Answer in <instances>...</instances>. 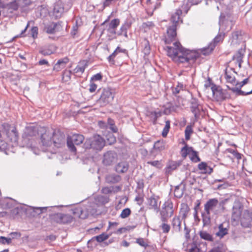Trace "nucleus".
Segmentation results:
<instances>
[{"label": "nucleus", "mask_w": 252, "mask_h": 252, "mask_svg": "<svg viewBox=\"0 0 252 252\" xmlns=\"http://www.w3.org/2000/svg\"><path fill=\"white\" fill-rule=\"evenodd\" d=\"M202 0H184L182 8L185 11L186 13H187L188 11L192 5L197 4Z\"/></svg>", "instance_id": "nucleus-25"}, {"label": "nucleus", "mask_w": 252, "mask_h": 252, "mask_svg": "<svg viewBox=\"0 0 252 252\" xmlns=\"http://www.w3.org/2000/svg\"><path fill=\"white\" fill-rule=\"evenodd\" d=\"M173 229L176 232H179L181 229V221L179 216H175L171 220Z\"/></svg>", "instance_id": "nucleus-21"}, {"label": "nucleus", "mask_w": 252, "mask_h": 252, "mask_svg": "<svg viewBox=\"0 0 252 252\" xmlns=\"http://www.w3.org/2000/svg\"><path fill=\"white\" fill-rule=\"evenodd\" d=\"M165 148V143L163 141H158L154 145V149L159 151H162Z\"/></svg>", "instance_id": "nucleus-36"}, {"label": "nucleus", "mask_w": 252, "mask_h": 252, "mask_svg": "<svg viewBox=\"0 0 252 252\" xmlns=\"http://www.w3.org/2000/svg\"><path fill=\"white\" fill-rule=\"evenodd\" d=\"M114 97V94L109 89H104L97 100V103L100 106H105L113 101Z\"/></svg>", "instance_id": "nucleus-10"}, {"label": "nucleus", "mask_w": 252, "mask_h": 252, "mask_svg": "<svg viewBox=\"0 0 252 252\" xmlns=\"http://www.w3.org/2000/svg\"><path fill=\"white\" fill-rule=\"evenodd\" d=\"M228 151L230 153H232L237 159H239L241 158V155L238 153L237 151L232 149H229L228 150Z\"/></svg>", "instance_id": "nucleus-57"}, {"label": "nucleus", "mask_w": 252, "mask_h": 252, "mask_svg": "<svg viewBox=\"0 0 252 252\" xmlns=\"http://www.w3.org/2000/svg\"><path fill=\"white\" fill-rule=\"evenodd\" d=\"M111 235V233L108 234L105 233H103L98 236H96L95 238L98 242L100 243L107 240Z\"/></svg>", "instance_id": "nucleus-43"}, {"label": "nucleus", "mask_w": 252, "mask_h": 252, "mask_svg": "<svg viewBox=\"0 0 252 252\" xmlns=\"http://www.w3.org/2000/svg\"><path fill=\"white\" fill-rule=\"evenodd\" d=\"M71 72L70 70H65L63 74V80L64 82L68 81L71 78Z\"/></svg>", "instance_id": "nucleus-49"}, {"label": "nucleus", "mask_w": 252, "mask_h": 252, "mask_svg": "<svg viewBox=\"0 0 252 252\" xmlns=\"http://www.w3.org/2000/svg\"><path fill=\"white\" fill-rule=\"evenodd\" d=\"M64 8L62 3L60 2H57L53 9V14L56 18H58L61 17Z\"/></svg>", "instance_id": "nucleus-20"}, {"label": "nucleus", "mask_w": 252, "mask_h": 252, "mask_svg": "<svg viewBox=\"0 0 252 252\" xmlns=\"http://www.w3.org/2000/svg\"><path fill=\"white\" fill-rule=\"evenodd\" d=\"M131 210L129 208H126L123 209L120 215L122 219H126L131 214Z\"/></svg>", "instance_id": "nucleus-45"}, {"label": "nucleus", "mask_w": 252, "mask_h": 252, "mask_svg": "<svg viewBox=\"0 0 252 252\" xmlns=\"http://www.w3.org/2000/svg\"><path fill=\"white\" fill-rule=\"evenodd\" d=\"M168 221H162L159 227L161 229L163 233H168L171 228L170 225L167 223Z\"/></svg>", "instance_id": "nucleus-42"}, {"label": "nucleus", "mask_w": 252, "mask_h": 252, "mask_svg": "<svg viewBox=\"0 0 252 252\" xmlns=\"http://www.w3.org/2000/svg\"><path fill=\"white\" fill-rule=\"evenodd\" d=\"M155 27V24L150 21L143 23L142 24V27L144 29L145 31H147L148 30L152 29Z\"/></svg>", "instance_id": "nucleus-48"}, {"label": "nucleus", "mask_w": 252, "mask_h": 252, "mask_svg": "<svg viewBox=\"0 0 252 252\" xmlns=\"http://www.w3.org/2000/svg\"><path fill=\"white\" fill-rule=\"evenodd\" d=\"M248 81H249V78H247L245 79L242 82H239L238 81H237V84H236L235 87L232 88L229 87L228 86H227V87L228 88V89L229 90L232 91L233 92H236L240 94H246V95L250 94H252V90L250 92H248L247 93H245L244 92H243L240 90V88L242 87H243L244 85H245V84L248 83Z\"/></svg>", "instance_id": "nucleus-16"}, {"label": "nucleus", "mask_w": 252, "mask_h": 252, "mask_svg": "<svg viewBox=\"0 0 252 252\" xmlns=\"http://www.w3.org/2000/svg\"><path fill=\"white\" fill-rule=\"evenodd\" d=\"M121 180L120 176L114 174L108 175L105 177L106 182L109 184H115L119 182Z\"/></svg>", "instance_id": "nucleus-26"}, {"label": "nucleus", "mask_w": 252, "mask_h": 252, "mask_svg": "<svg viewBox=\"0 0 252 252\" xmlns=\"http://www.w3.org/2000/svg\"><path fill=\"white\" fill-rule=\"evenodd\" d=\"M192 132L191 128L189 126H187L185 130L186 139L188 140L189 139L190 134Z\"/></svg>", "instance_id": "nucleus-56"}, {"label": "nucleus", "mask_w": 252, "mask_h": 252, "mask_svg": "<svg viewBox=\"0 0 252 252\" xmlns=\"http://www.w3.org/2000/svg\"><path fill=\"white\" fill-rule=\"evenodd\" d=\"M190 160L194 162H198L200 161V158L198 156V153L191 148L189 155Z\"/></svg>", "instance_id": "nucleus-35"}, {"label": "nucleus", "mask_w": 252, "mask_h": 252, "mask_svg": "<svg viewBox=\"0 0 252 252\" xmlns=\"http://www.w3.org/2000/svg\"><path fill=\"white\" fill-rule=\"evenodd\" d=\"M120 20L118 19H114L111 21L109 24L108 29V31L112 33H115V30L120 24Z\"/></svg>", "instance_id": "nucleus-28"}, {"label": "nucleus", "mask_w": 252, "mask_h": 252, "mask_svg": "<svg viewBox=\"0 0 252 252\" xmlns=\"http://www.w3.org/2000/svg\"><path fill=\"white\" fill-rule=\"evenodd\" d=\"M31 33L32 36L34 38L37 36L38 33V28L36 27H33L31 29Z\"/></svg>", "instance_id": "nucleus-58"}, {"label": "nucleus", "mask_w": 252, "mask_h": 252, "mask_svg": "<svg viewBox=\"0 0 252 252\" xmlns=\"http://www.w3.org/2000/svg\"><path fill=\"white\" fill-rule=\"evenodd\" d=\"M142 52L145 55H148L150 53L151 47L149 41L144 38L141 42Z\"/></svg>", "instance_id": "nucleus-27"}, {"label": "nucleus", "mask_w": 252, "mask_h": 252, "mask_svg": "<svg viewBox=\"0 0 252 252\" xmlns=\"http://www.w3.org/2000/svg\"><path fill=\"white\" fill-rule=\"evenodd\" d=\"M241 214V211L240 208H233V213L232 215V218L234 220H238Z\"/></svg>", "instance_id": "nucleus-40"}, {"label": "nucleus", "mask_w": 252, "mask_h": 252, "mask_svg": "<svg viewBox=\"0 0 252 252\" xmlns=\"http://www.w3.org/2000/svg\"><path fill=\"white\" fill-rule=\"evenodd\" d=\"M12 239L10 238H6L5 237H0V243L2 244H9L11 242Z\"/></svg>", "instance_id": "nucleus-53"}, {"label": "nucleus", "mask_w": 252, "mask_h": 252, "mask_svg": "<svg viewBox=\"0 0 252 252\" xmlns=\"http://www.w3.org/2000/svg\"><path fill=\"white\" fill-rule=\"evenodd\" d=\"M44 132L41 136V142L42 143V149L44 152L49 151L52 153H56L55 150L51 149L52 147V139L54 132L49 129H43Z\"/></svg>", "instance_id": "nucleus-6"}, {"label": "nucleus", "mask_w": 252, "mask_h": 252, "mask_svg": "<svg viewBox=\"0 0 252 252\" xmlns=\"http://www.w3.org/2000/svg\"><path fill=\"white\" fill-rule=\"evenodd\" d=\"M173 203L170 199H168L162 205L159 211L160 219L161 221H168L174 215L176 210Z\"/></svg>", "instance_id": "nucleus-5"}, {"label": "nucleus", "mask_w": 252, "mask_h": 252, "mask_svg": "<svg viewBox=\"0 0 252 252\" xmlns=\"http://www.w3.org/2000/svg\"><path fill=\"white\" fill-rule=\"evenodd\" d=\"M170 123L169 121H166L165 122V125L162 132V135L164 137H165L167 135V133L170 127Z\"/></svg>", "instance_id": "nucleus-47"}, {"label": "nucleus", "mask_w": 252, "mask_h": 252, "mask_svg": "<svg viewBox=\"0 0 252 252\" xmlns=\"http://www.w3.org/2000/svg\"><path fill=\"white\" fill-rule=\"evenodd\" d=\"M211 89L214 96L217 97L218 99L222 100L225 99L226 96H224V94L221 89L217 88L215 86L212 87Z\"/></svg>", "instance_id": "nucleus-22"}, {"label": "nucleus", "mask_w": 252, "mask_h": 252, "mask_svg": "<svg viewBox=\"0 0 252 252\" xmlns=\"http://www.w3.org/2000/svg\"><path fill=\"white\" fill-rule=\"evenodd\" d=\"M191 111L193 113L195 117L199 113V110L196 104L192 103V105L191 107Z\"/></svg>", "instance_id": "nucleus-54"}, {"label": "nucleus", "mask_w": 252, "mask_h": 252, "mask_svg": "<svg viewBox=\"0 0 252 252\" xmlns=\"http://www.w3.org/2000/svg\"><path fill=\"white\" fill-rule=\"evenodd\" d=\"M48 207H33V210L36 213L40 214L44 211H46Z\"/></svg>", "instance_id": "nucleus-52"}, {"label": "nucleus", "mask_w": 252, "mask_h": 252, "mask_svg": "<svg viewBox=\"0 0 252 252\" xmlns=\"http://www.w3.org/2000/svg\"><path fill=\"white\" fill-rule=\"evenodd\" d=\"M226 201L227 200L225 199L219 202L216 198H212L206 202L204 205V212L201 214L204 225L210 224L211 217L224 211V206Z\"/></svg>", "instance_id": "nucleus-2"}, {"label": "nucleus", "mask_w": 252, "mask_h": 252, "mask_svg": "<svg viewBox=\"0 0 252 252\" xmlns=\"http://www.w3.org/2000/svg\"><path fill=\"white\" fill-rule=\"evenodd\" d=\"M158 197L153 195L148 199V204L150 209H154L157 212L159 211V206L158 205Z\"/></svg>", "instance_id": "nucleus-17"}, {"label": "nucleus", "mask_w": 252, "mask_h": 252, "mask_svg": "<svg viewBox=\"0 0 252 252\" xmlns=\"http://www.w3.org/2000/svg\"><path fill=\"white\" fill-rule=\"evenodd\" d=\"M54 52V49L53 46H50L48 48L41 49L40 50V53L44 56H48L53 54Z\"/></svg>", "instance_id": "nucleus-37"}, {"label": "nucleus", "mask_w": 252, "mask_h": 252, "mask_svg": "<svg viewBox=\"0 0 252 252\" xmlns=\"http://www.w3.org/2000/svg\"><path fill=\"white\" fill-rule=\"evenodd\" d=\"M57 24L54 23H51L46 25L44 29V32L52 34L56 32Z\"/></svg>", "instance_id": "nucleus-31"}, {"label": "nucleus", "mask_w": 252, "mask_h": 252, "mask_svg": "<svg viewBox=\"0 0 252 252\" xmlns=\"http://www.w3.org/2000/svg\"><path fill=\"white\" fill-rule=\"evenodd\" d=\"M182 11L181 9H178L176 12L172 14L171 18V21L173 23L171 26L167 28L166 35L165 36L164 41L166 44H169L173 41L176 36V25L180 20V16L182 14Z\"/></svg>", "instance_id": "nucleus-4"}, {"label": "nucleus", "mask_w": 252, "mask_h": 252, "mask_svg": "<svg viewBox=\"0 0 252 252\" xmlns=\"http://www.w3.org/2000/svg\"><path fill=\"white\" fill-rule=\"evenodd\" d=\"M109 201V197L103 195H98L94 198V201L92 203H90L88 205L86 211L81 207H77L72 210L73 214L75 217L85 219L90 214L92 215L95 214L96 213L97 208L98 206L103 205Z\"/></svg>", "instance_id": "nucleus-3"}, {"label": "nucleus", "mask_w": 252, "mask_h": 252, "mask_svg": "<svg viewBox=\"0 0 252 252\" xmlns=\"http://www.w3.org/2000/svg\"><path fill=\"white\" fill-rule=\"evenodd\" d=\"M136 242L141 246L142 247H146L147 246V244L146 242L145 241V240L143 238H139L137 239L136 240Z\"/></svg>", "instance_id": "nucleus-59"}, {"label": "nucleus", "mask_w": 252, "mask_h": 252, "mask_svg": "<svg viewBox=\"0 0 252 252\" xmlns=\"http://www.w3.org/2000/svg\"><path fill=\"white\" fill-rule=\"evenodd\" d=\"M129 167L127 162L126 161H122L118 163L115 167V170L118 173H125Z\"/></svg>", "instance_id": "nucleus-23"}, {"label": "nucleus", "mask_w": 252, "mask_h": 252, "mask_svg": "<svg viewBox=\"0 0 252 252\" xmlns=\"http://www.w3.org/2000/svg\"><path fill=\"white\" fill-rule=\"evenodd\" d=\"M189 252H200V250L196 246L193 245L189 249Z\"/></svg>", "instance_id": "nucleus-63"}, {"label": "nucleus", "mask_w": 252, "mask_h": 252, "mask_svg": "<svg viewBox=\"0 0 252 252\" xmlns=\"http://www.w3.org/2000/svg\"><path fill=\"white\" fill-rule=\"evenodd\" d=\"M252 217L251 215L247 213L246 217H244L241 220V225L244 227H250L251 226Z\"/></svg>", "instance_id": "nucleus-30"}, {"label": "nucleus", "mask_w": 252, "mask_h": 252, "mask_svg": "<svg viewBox=\"0 0 252 252\" xmlns=\"http://www.w3.org/2000/svg\"><path fill=\"white\" fill-rule=\"evenodd\" d=\"M236 72L233 68H226L225 70L224 77L227 83H230L233 86L237 84V81L235 79Z\"/></svg>", "instance_id": "nucleus-14"}, {"label": "nucleus", "mask_w": 252, "mask_h": 252, "mask_svg": "<svg viewBox=\"0 0 252 252\" xmlns=\"http://www.w3.org/2000/svg\"><path fill=\"white\" fill-rule=\"evenodd\" d=\"M199 235L201 238L209 241H213V238L212 236L209 233L205 231H201L199 232Z\"/></svg>", "instance_id": "nucleus-38"}, {"label": "nucleus", "mask_w": 252, "mask_h": 252, "mask_svg": "<svg viewBox=\"0 0 252 252\" xmlns=\"http://www.w3.org/2000/svg\"><path fill=\"white\" fill-rule=\"evenodd\" d=\"M132 22L131 21L126 20L125 23L123 24L120 28V30L118 32V35H124L126 37H127V30L131 26Z\"/></svg>", "instance_id": "nucleus-19"}, {"label": "nucleus", "mask_w": 252, "mask_h": 252, "mask_svg": "<svg viewBox=\"0 0 252 252\" xmlns=\"http://www.w3.org/2000/svg\"><path fill=\"white\" fill-rule=\"evenodd\" d=\"M37 132V129L33 126H28L26 128L25 133L28 136H32L36 135Z\"/></svg>", "instance_id": "nucleus-39"}, {"label": "nucleus", "mask_w": 252, "mask_h": 252, "mask_svg": "<svg viewBox=\"0 0 252 252\" xmlns=\"http://www.w3.org/2000/svg\"><path fill=\"white\" fill-rule=\"evenodd\" d=\"M228 225L227 223L223 222L219 225L218 231L216 232V236L220 238L223 237L228 232Z\"/></svg>", "instance_id": "nucleus-18"}, {"label": "nucleus", "mask_w": 252, "mask_h": 252, "mask_svg": "<svg viewBox=\"0 0 252 252\" xmlns=\"http://www.w3.org/2000/svg\"><path fill=\"white\" fill-rule=\"evenodd\" d=\"M117 158V155L116 153L109 151L104 154L103 163L105 165H110L114 163Z\"/></svg>", "instance_id": "nucleus-15"}, {"label": "nucleus", "mask_w": 252, "mask_h": 252, "mask_svg": "<svg viewBox=\"0 0 252 252\" xmlns=\"http://www.w3.org/2000/svg\"><path fill=\"white\" fill-rule=\"evenodd\" d=\"M224 37V34H219L214 39L213 42H211L207 47L204 48L201 51L204 55H208L212 52L215 47L216 44L220 41L222 40Z\"/></svg>", "instance_id": "nucleus-13"}, {"label": "nucleus", "mask_w": 252, "mask_h": 252, "mask_svg": "<svg viewBox=\"0 0 252 252\" xmlns=\"http://www.w3.org/2000/svg\"><path fill=\"white\" fill-rule=\"evenodd\" d=\"M50 219L52 221L60 224L69 223L73 220V218L71 215L61 213L51 215Z\"/></svg>", "instance_id": "nucleus-9"}, {"label": "nucleus", "mask_w": 252, "mask_h": 252, "mask_svg": "<svg viewBox=\"0 0 252 252\" xmlns=\"http://www.w3.org/2000/svg\"><path fill=\"white\" fill-rule=\"evenodd\" d=\"M104 145V140L98 135L87 139L84 144L85 149H93L98 151H100Z\"/></svg>", "instance_id": "nucleus-7"}, {"label": "nucleus", "mask_w": 252, "mask_h": 252, "mask_svg": "<svg viewBox=\"0 0 252 252\" xmlns=\"http://www.w3.org/2000/svg\"><path fill=\"white\" fill-rule=\"evenodd\" d=\"M2 126L7 136L9 137L11 140L15 141L17 140L18 133L15 126H11L7 123H4L2 124Z\"/></svg>", "instance_id": "nucleus-11"}, {"label": "nucleus", "mask_w": 252, "mask_h": 252, "mask_svg": "<svg viewBox=\"0 0 252 252\" xmlns=\"http://www.w3.org/2000/svg\"><path fill=\"white\" fill-rule=\"evenodd\" d=\"M107 140L109 142V144H111L115 142L116 138L113 135L110 134L109 138H107Z\"/></svg>", "instance_id": "nucleus-64"}, {"label": "nucleus", "mask_w": 252, "mask_h": 252, "mask_svg": "<svg viewBox=\"0 0 252 252\" xmlns=\"http://www.w3.org/2000/svg\"><path fill=\"white\" fill-rule=\"evenodd\" d=\"M192 147L185 145L181 150V154L184 158H186L188 155H189Z\"/></svg>", "instance_id": "nucleus-41"}, {"label": "nucleus", "mask_w": 252, "mask_h": 252, "mask_svg": "<svg viewBox=\"0 0 252 252\" xmlns=\"http://www.w3.org/2000/svg\"><path fill=\"white\" fill-rule=\"evenodd\" d=\"M87 65V63L84 61L80 62L79 64L74 68V73H83Z\"/></svg>", "instance_id": "nucleus-34"}, {"label": "nucleus", "mask_w": 252, "mask_h": 252, "mask_svg": "<svg viewBox=\"0 0 252 252\" xmlns=\"http://www.w3.org/2000/svg\"><path fill=\"white\" fill-rule=\"evenodd\" d=\"M242 50L238 51L233 56V60H235L236 63H238L239 68L241 67V63L244 54Z\"/></svg>", "instance_id": "nucleus-32"}, {"label": "nucleus", "mask_w": 252, "mask_h": 252, "mask_svg": "<svg viewBox=\"0 0 252 252\" xmlns=\"http://www.w3.org/2000/svg\"><path fill=\"white\" fill-rule=\"evenodd\" d=\"M198 168L200 170H203L204 173L211 174L213 171V169L208 166L207 163L204 162H201L198 165Z\"/></svg>", "instance_id": "nucleus-33"}, {"label": "nucleus", "mask_w": 252, "mask_h": 252, "mask_svg": "<svg viewBox=\"0 0 252 252\" xmlns=\"http://www.w3.org/2000/svg\"><path fill=\"white\" fill-rule=\"evenodd\" d=\"M68 62V59L66 58L59 60L54 66L53 69L56 71H59L63 68L66 64Z\"/></svg>", "instance_id": "nucleus-24"}, {"label": "nucleus", "mask_w": 252, "mask_h": 252, "mask_svg": "<svg viewBox=\"0 0 252 252\" xmlns=\"http://www.w3.org/2000/svg\"><path fill=\"white\" fill-rule=\"evenodd\" d=\"M8 9L10 10V12H12L13 11L16 10L18 8V5L16 2L14 1L10 3L8 5Z\"/></svg>", "instance_id": "nucleus-51"}, {"label": "nucleus", "mask_w": 252, "mask_h": 252, "mask_svg": "<svg viewBox=\"0 0 252 252\" xmlns=\"http://www.w3.org/2000/svg\"><path fill=\"white\" fill-rule=\"evenodd\" d=\"M102 75L100 73H97L92 77V80L95 81L100 80L102 79Z\"/></svg>", "instance_id": "nucleus-61"}, {"label": "nucleus", "mask_w": 252, "mask_h": 252, "mask_svg": "<svg viewBox=\"0 0 252 252\" xmlns=\"http://www.w3.org/2000/svg\"><path fill=\"white\" fill-rule=\"evenodd\" d=\"M113 188H112V187H104L101 189V192L104 194H109L112 193V189Z\"/></svg>", "instance_id": "nucleus-55"}, {"label": "nucleus", "mask_w": 252, "mask_h": 252, "mask_svg": "<svg viewBox=\"0 0 252 252\" xmlns=\"http://www.w3.org/2000/svg\"><path fill=\"white\" fill-rule=\"evenodd\" d=\"M108 125L109 128L113 132H117L118 128L115 126L114 122L113 120L111 119H108Z\"/></svg>", "instance_id": "nucleus-46"}, {"label": "nucleus", "mask_w": 252, "mask_h": 252, "mask_svg": "<svg viewBox=\"0 0 252 252\" xmlns=\"http://www.w3.org/2000/svg\"><path fill=\"white\" fill-rule=\"evenodd\" d=\"M184 85L182 83H178L176 87L173 89V93L174 94H179L181 90H184Z\"/></svg>", "instance_id": "nucleus-50"}, {"label": "nucleus", "mask_w": 252, "mask_h": 252, "mask_svg": "<svg viewBox=\"0 0 252 252\" xmlns=\"http://www.w3.org/2000/svg\"><path fill=\"white\" fill-rule=\"evenodd\" d=\"M181 163L180 161H171L169 163L166 169L165 172L166 174H169L170 172L177 169L181 165Z\"/></svg>", "instance_id": "nucleus-29"}, {"label": "nucleus", "mask_w": 252, "mask_h": 252, "mask_svg": "<svg viewBox=\"0 0 252 252\" xmlns=\"http://www.w3.org/2000/svg\"><path fill=\"white\" fill-rule=\"evenodd\" d=\"M84 139L83 135L79 134H73L67 137V146L71 152L75 153L76 149L75 145H80L83 142Z\"/></svg>", "instance_id": "nucleus-8"}, {"label": "nucleus", "mask_w": 252, "mask_h": 252, "mask_svg": "<svg viewBox=\"0 0 252 252\" xmlns=\"http://www.w3.org/2000/svg\"><path fill=\"white\" fill-rule=\"evenodd\" d=\"M66 140L64 135L58 132H54L52 139V146L56 148H61L65 145Z\"/></svg>", "instance_id": "nucleus-12"}, {"label": "nucleus", "mask_w": 252, "mask_h": 252, "mask_svg": "<svg viewBox=\"0 0 252 252\" xmlns=\"http://www.w3.org/2000/svg\"><path fill=\"white\" fill-rule=\"evenodd\" d=\"M77 30L78 27L76 25L73 27L72 31L71 32V34L73 38H75L76 36Z\"/></svg>", "instance_id": "nucleus-60"}, {"label": "nucleus", "mask_w": 252, "mask_h": 252, "mask_svg": "<svg viewBox=\"0 0 252 252\" xmlns=\"http://www.w3.org/2000/svg\"><path fill=\"white\" fill-rule=\"evenodd\" d=\"M147 163L159 169L162 168L163 166L161 161L160 160L149 161H148Z\"/></svg>", "instance_id": "nucleus-44"}, {"label": "nucleus", "mask_w": 252, "mask_h": 252, "mask_svg": "<svg viewBox=\"0 0 252 252\" xmlns=\"http://www.w3.org/2000/svg\"><path fill=\"white\" fill-rule=\"evenodd\" d=\"M168 56L178 63H193L199 57V54L194 51L185 49L178 42H175L173 46H167Z\"/></svg>", "instance_id": "nucleus-1"}, {"label": "nucleus", "mask_w": 252, "mask_h": 252, "mask_svg": "<svg viewBox=\"0 0 252 252\" xmlns=\"http://www.w3.org/2000/svg\"><path fill=\"white\" fill-rule=\"evenodd\" d=\"M96 88H97V85L94 83H91L90 85V88H89V91L91 92V93H93L94 92L96 89Z\"/></svg>", "instance_id": "nucleus-62"}]
</instances>
